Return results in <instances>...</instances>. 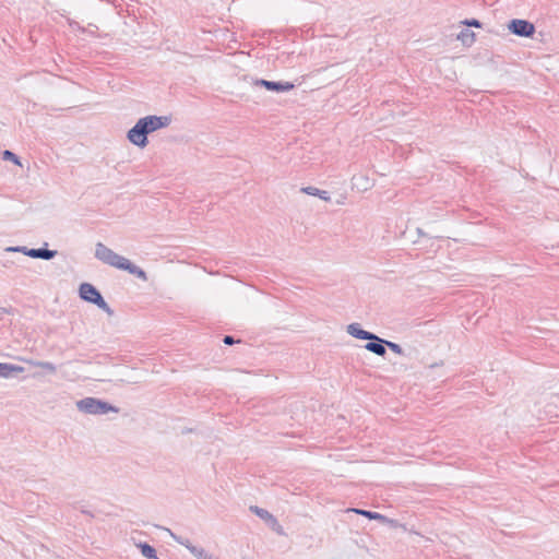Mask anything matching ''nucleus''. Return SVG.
Listing matches in <instances>:
<instances>
[{"label":"nucleus","mask_w":559,"mask_h":559,"mask_svg":"<svg viewBox=\"0 0 559 559\" xmlns=\"http://www.w3.org/2000/svg\"><path fill=\"white\" fill-rule=\"evenodd\" d=\"M94 255L98 261L108 266H111L120 271H126L129 274L134 275L144 282L147 281V275L144 270L134 264L128 258L114 251L111 248L107 247L103 242H97L95 245Z\"/></svg>","instance_id":"obj_2"},{"label":"nucleus","mask_w":559,"mask_h":559,"mask_svg":"<svg viewBox=\"0 0 559 559\" xmlns=\"http://www.w3.org/2000/svg\"><path fill=\"white\" fill-rule=\"evenodd\" d=\"M24 372V368L13 364L0 362V378L9 379Z\"/></svg>","instance_id":"obj_13"},{"label":"nucleus","mask_w":559,"mask_h":559,"mask_svg":"<svg viewBox=\"0 0 559 559\" xmlns=\"http://www.w3.org/2000/svg\"><path fill=\"white\" fill-rule=\"evenodd\" d=\"M224 343H226V344H233V343H234V340H233V337H230V336H226V337L224 338Z\"/></svg>","instance_id":"obj_22"},{"label":"nucleus","mask_w":559,"mask_h":559,"mask_svg":"<svg viewBox=\"0 0 559 559\" xmlns=\"http://www.w3.org/2000/svg\"><path fill=\"white\" fill-rule=\"evenodd\" d=\"M78 411L88 415H103L107 413H118V408L110 405L109 403L95 399L84 397L75 403Z\"/></svg>","instance_id":"obj_4"},{"label":"nucleus","mask_w":559,"mask_h":559,"mask_svg":"<svg viewBox=\"0 0 559 559\" xmlns=\"http://www.w3.org/2000/svg\"><path fill=\"white\" fill-rule=\"evenodd\" d=\"M78 294L80 299L84 302L95 306L108 317L114 316V310L93 284L87 282L81 283L78 288Z\"/></svg>","instance_id":"obj_3"},{"label":"nucleus","mask_w":559,"mask_h":559,"mask_svg":"<svg viewBox=\"0 0 559 559\" xmlns=\"http://www.w3.org/2000/svg\"><path fill=\"white\" fill-rule=\"evenodd\" d=\"M346 333L360 341H367V340H379V336L366 331L362 329L361 324L358 322H353L346 325Z\"/></svg>","instance_id":"obj_10"},{"label":"nucleus","mask_w":559,"mask_h":559,"mask_svg":"<svg viewBox=\"0 0 559 559\" xmlns=\"http://www.w3.org/2000/svg\"><path fill=\"white\" fill-rule=\"evenodd\" d=\"M178 543L186 547L195 559H219L204 547L193 545L187 539H178Z\"/></svg>","instance_id":"obj_11"},{"label":"nucleus","mask_w":559,"mask_h":559,"mask_svg":"<svg viewBox=\"0 0 559 559\" xmlns=\"http://www.w3.org/2000/svg\"><path fill=\"white\" fill-rule=\"evenodd\" d=\"M384 347H389L396 355H404V350L397 343L384 340Z\"/></svg>","instance_id":"obj_20"},{"label":"nucleus","mask_w":559,"mask_h":559,"mask_svg":"<svg viewBox=\"0 0 559 559\" xmlns=\"http://www.w3.org/2000/svg\"><path fill=\"white\" fill-rule=\"evenodd\" d=\"M255 85L263 86L267 91L276 92V93H285L289 92L294 88V84L289 82H272L266 80H259L255 82Z\"/></svg>","instance_id":"obj_12"},{"label":"nucleus","mask_w":559,"mask_h":559,"mask_svg":"<svg viewBox=\"0 0 559 559\" xmlns=\"http://www.w3.org/2000/svg\"><path fill=\"white\" fill-rule=\"evenodd\" d=\"M171 122L168 116L150 115L140 118L127 132L128 141L138 148H145L148 144V134L167 128Z\"/></svg>","instance_id":"obj_1"},{"label":"nucleus","mask_w":559,"mask_h":559,"mask_svg":"<svg viewBox=\"0 0 559 559\" xmlns=\"http://www.w3.org/2000/svg\"><path fill=\"white\" fill-rule=\"evenodd\" d=\"M349 511L355 512V513L360 514V515H364V516L368 518L369 520L378 521L380 523L382 522L383 516H384L381 513L371 512V511L361 510V509H350Z\"/></svg>","instance_id":"obj_18"},{"label":"nucleus","mask_w":559,"mask_h":559,"mask_svg":"<svg viewBox=\"0 0 559 559\" xmlns=\"http://www.w3.org/2000/svg\"><path fill=\"white\" fill-rule=\"evenodd\" d=\"M3 158L4 159H8V160H12L14 164L16 165H21L19 158L16 157L15 154H13L12 152L10 151H4L3 152Z\"/></svg>","instance_id":"obj_21"},{"label":"nucleus","mask_w":559,"mask_h":559,"mask_svg":"<svg viewBox=\"0 0 559 559\" xmlns=\"http://www.w3.org/2000/svg\"><path fill=\"white\" fill-rule=\"evenodd\" d=\"M300 191L302 193L308 194V195L317 197V198L321 199L324 202H330L331 201V195H330V193L328 191L320 190V189H318L316 187H312V186L304 187V188H301Z\"/></svg>","instance_id":"obj_15"},{"label":"nucleus","mask_w":559,"mask_h":559,"mask_svg":"<svg viewBox=\"0 0 559 559\" xmlns=\"http://www.w3.org/2000/svg\"><path fill=\"white\" fill-rule=\"evenodd\" d=\"M381 524L386 525L390 528L402 530L404 532L407 531V527L405 524H403L394 519L386 518V516H383Z\"/></svg>","instance_id":"obj_19"},{"label":"nucleus","mask_w":559,"mask_h":559,"mask_svg":"<svg viewBox=\"0 0 559 559\" xmlns=\"http://www.w3.org/2000/svg\"><path fill=\"white\" fill-rule=\"evenodd\" d=\"M352 189L359 192L370 190L374 186V179L365 173L355 174L350 180Z\"/></svg>","instance_id":"obj_9"},{"label":"nucleus","mask_w":559,"mask_h":559,"mask_svg":"<svg viewBox=\"0 0 559 559\" xmlns=\"http://www.w3.org/2000/svg\"><path fill=\"white\" fill-rule=\"evenodd\" d=\"M471 27L480 28L481 23L476 19L464 20L461 22V28L456 34V40L465 48H471L477 40V35Z\"/></svg>","instance_id":"obj_5"},{"label":"nucleus","mask_w":559,"mask_h":559,"mask_svg":"<svg viewBox=\"0 0 559 559\" xmlns=\"http://www.w3.org/2000/svg\"><path fill=\"white\" fill-rule=\"evenodd\" d=\"M251 512H253L258 518H260L271 530L274 532L281 534L282 533V526L277 519L267 510L259 508V507H251Z\"/></svg>","instance_id":"obj_8"},{"label":"nucleus","mask_w":559,"mask_h":559,"mask_svg":"<svg viewBox=\"0 0 559 559\" xmlns=\"http://www.w3.org/2000/svg\"><path fill=\"white\" fill-rule=\"evenodd\" d=\"M508 31L519 37L531 38L535 34V25L526 20L513 19L507 25Z\"/></svg>","instance_id":"obj_6"},{"label":"nucleus","mask_w":559,"mask_h":559,"mask_svg":"<svg viewBox=\"0 0 559 559\" xmlns=\"http://www.w3.org/2000/svg\"><path fill=\"white\" fill-rule=\"evenodd\" d=\"M368 343L365 345L366 350L383 357L386 353L384 347V340L379 337V340H367Z\"/></svg>","instance_id":"obj_14"},{"label":"nucleus","mask_w":559,"mask_h":559,"mask_svg":"<svg viewBox=\"0 0 559 559\" xmlns=\"http://www.w3.org/2000/svg\"><path fill=\"white\" fill-rule=\"evenodd\" d=\"M5 252H17L33 259L50 260L56 257L57 252L48 249H29L25 246L7 247Z\"/></svg>","instance_id":"obj_7"},{"label":"nucleus","mask_w":559,"mask_h":559,"mask_svg":"<svg viewBox=\"0 0 559 559\" xmlns=\"http://www.w3.org/2000/svg\"><path fill=\"white\" fill-rule=\"evenodd\" d=\"M136 547L140 549L143 557L147 559H158L156 555V550L146 543H139Z\"/></svg>","instance_id":"obj_16"},{"label":"nucleus","mask_w":559,"mask_h":559,"mask_svg":"<svg viewBox=\"0 0 559 559\" xmlns=\"http://www.w3.org/2000/svg\"><path fill=\"white\" fill-rule=\"evenodd\" d=\"M406 532H408V533H415V535H418V532H413L412 530H408V528H407V531H406Z\"/></svg>","instance_id":"obj_23"},{"label":"nucleus","mask_w":559,"mask_h":559,"mask_svg":"<svg viewBox=\"0 0 559 559\" xmlns=\"http://www.w3.org/2000/svg\"><path fill=\"white\" fill-rule=\"evenodd\" d=\"M32 365L39 368L46 374H55L57 371L56 366L49 361H32Z\"/></svg>","instance_id":"obj_17"}]
</instances>
